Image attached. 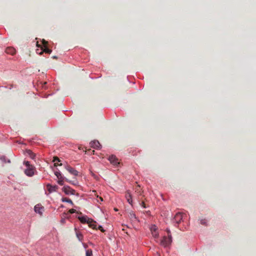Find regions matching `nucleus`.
Wrapping results in <instances>:
<instances>
[{
  "mask_svg": "<svg viewBox=\"0 0 256 256\" xmlns=\"http://www.w3.org/2000/svg\"><path fill=\"white\" fill-rule=\"evenodd\" d=\"M135 191L136 192H137L139 195L141 196L142 195V192H141V190H140V186H136V190H135Z\"/></svg>",
  "mask_w": 256,
  "mask_h": 256,
  "instance_id": "21",
  "label": "nucleus"
},
{
  "mask_svg": "<svg viewBox=\"0 0 256 256\" xmlns=\"http://www.w3.org/2000/svg\"><path fill=\"white\" fill-rule=\"evenodd\" d=\"M92 253L91 250H88L86 251V256H92Z\"/></svg>",
  "mask_w": 256,
  "mask_h": 256,
  "instance_id": "23",
  "label": "nucleus"
},
{
  "mask_svg": "<svg viewBox=\"0 0 256 256\" xmlns=\"http://www.w3.org/2000/svg\"><path fill=\"white\" fill-rule=\"evenodd\" d=\"M62 202H66L70 203L72 205L74 204L72 200L70 199L67 198H62Z\"/></svg>",
  "mask_w": 256,
  "mask_h": 256,
  "instance_id": "20",
  "label": "nucleus"
},
{
  "mask_svg": "<svg viewBox=\"0 0 256 256\" xmlns=\"http://www.w3.org/2000/svg\"><path fill=\"white\" fill-rule=\"evenodd\" d=\"M24 164L26 166L24 172V174L28 176H32L34 175L36 172L35 168L31 164L30 161H24Z\"/></svg>",
  "mask_w": 256,
  "mask_h": 256,
  "instance_id": "1",
  "label": "nucleus"
},
{
  "mask_svg": "<svg viewBox=\"0 0 256 256\" xmlns=\"http://www.w3.org/2000/svg\"><path fill=\"white\" fill-rule=\"evenodd\" d=\"M114 210H115L116 211H117V210H117L116 208H114Z\"/></svg>",
  "mask_w": 256,
  "mask_h": 256,
  "instance_id": "36",
  "label": "nucleus"
},
{
  "mask_svg": "<svg viewBox=\"0 0 256 256\" xmlns=\"http://www.w3.org/2000/svg\"><path fill=\"white\" fill-rule=\"evenodd\" d=\"M128 217L132 222L138 221V218H136L134 213L132 212H130L128 214Z\"/></svg>",
  "mask_w": 256,
  "mask_h": 256,
  "instance_id": "15",
  "label": "nucleus"
},
{
  "mask_svg": "<svg viewBox=\"0 0 256 256\" xmlns=\"http://www.w3.org/2000/svg\"><path fill=\"white\" fill-rule=\"evenodd\" d=\"M166 231L168 234V236L167 237L166 236H164L160 242V245L163 246L164 247L168 246L172 242V237L171 234H170V230L167 229Z\"/></svg>",
  "mask_w": 256,
  "mask_h": 256,
  "instance_id": "2",
  "label": "nucleus"
},
{
  "mask_svg": "<svg viewBox=\"0 0 256 256\" xmlns=\"http://www.w3.org/2000/svg\"><path fill=\"white\" fill-rule=\"evenodd\" d=\"M53 160H60L59 159V158L58 156H54L53 158Z\"/></svg>",
  "mask_w": 256,
  "mask_h": 256,
  "instance_id": "30",
  "label": "nucleus"
},
{
  "mask_svg": "<svg viewBox=\"0 0 256 256\" xmlns=\"http://www.w3.org/2000/svg\"><path fill=\"white\" fill-rule=\"evenodd\" d=\"M127 202L131 205H132V195L130 190H126L125 194Z\"/></svg>",
  "mask_w": 256,
  "mask_h": 256,
  "instance_id": "10",
  "label": "nucleus"
},
{
  "mask_svg": "<svg viewBox=\"0 0 256 256\" xmlns=\"http://www.w3.org/2000/svg\"><path fill=\"white\" fill-rule=\"evenodd\" d=\"M183 218V214L181 212H178L176 214L174 217V220L177 224L180 222Z\"/></svg>",
  "mask_w": 256,
  "mask_h": 256,
  "instance_id": "9",
  "label": "nucleus"
},
{
  "mask_svg": "<svg viewBox=\"0 0 256 256\" xmlns=\"http://www.w3.org/2000/svg\"><path fill=\"white\" fill-rule=\"evenodd\" d=\"M100 200L101 202L103 201V199H102V198H101V197H100Z\"/></svg>",
  "mask_w": 256,
  "mask_h": 256,
  "instance_id": "32",
  "label": "nucleus"
},
{
  "mask_svg": "<svg viewBox=\"0 0 256 256\" xmlns=\"http://www.w3.org/2000/svg\"><path fill=\"white\" fill-rule=\"evenodd\" d=\"M24 155L26 156H28L29 158L31 159H36L38 158L39 160L40 158H38L36 156L35 154H34L32 150H26V151L24 152Z\"/></svg>",
  "mask_w": 256,
  "mask_h": 256,
  "instance_id": "6",
  "label": "nucleus"
},
{
  "mask_svg": "<svg viewBox=\"0 0 256 256\" xmlns=\"http://www.w3.org/2000/svg\"><path fill=\"white\" fill-rule=\"evenodd\" d=\"M108 160H118V159L115 156L111 155V156H109V157L108 158Z\"/></svg>",
  "mask_w": 256,
  "mask_h": 256,
  "instance_id": "22",
  "label": "nucleus"
},
{
  "mask_svg": "<svg viewBox=\"0 0 256 256\" xmlns=\"http://www.w3.org/2000/svg\"><path fill=\"white\" fill-rule=\"evenodd\" d=\"M62 190L67 195H74L76 193V191L74 189L68 186H64Z\"/></svg>",
  "mask_w": 256,
  "mask_h": 256,
  "instance_id": "4",
  "label": "nucleus"
},
{
  "mask_svg": "<svg viewBox=\"0 0 256 256\" xmlns=\"http://www.w3.org/2000/svg\"><path fill=\"white\" fill-rule=\"evenodd\" d=\"M76 212V210L74 209H70L68 211L69 213H70V214H74V213Z\"/></svg>",
  "mask_w": 256,
  "mask_h": 256,
  "instance_id": "28",
  "label": "nucleus"
},
{
  "mask_svg": "<svg viewBox=\"0 0 256 256\" xmlns=\"http://www.w3.org/2000/svg\"><path fill=\"white\" fill-rule=\"evenodd\" d=\"M150 229L152 236L155 239L158 238L159 236V233L158 230V227L156 225L153 224L150 226Z\"/></svg>",
  "mask_w": 256,
  "mask_h": 256,
  "instance_id": "3",
  "label": "nucleus"
},
{
  "mask_svg": "<svg viewBox=\"0 0 256 256\" xmlns=\"http://www.w3.org/2000/svg\"><path fill=\"white\" fill-rule=\"evenodd\" d=\"M44 42V44H47V42H45L44 40H43Z\"/></svg>",
  "mask_w": 256,
  "mask_h": 256,
  "instance_id": "33",
  "label": "nucleus"
},
{
  "mask_svg": "<svg viewBox=\"0 0 256 256\" xmlns=\"http://www.w3.org/2000/svg\"><path fill=\"white\" fill-rule=\"evenodd\" d=\"M200 224L203 225H206V220L205 219L201 220Z\"/></svg>",
  "mask_w": 256,
  "mask_h": 256,
  "instance_id": "25",
  "label": "nucleus"
},
{
  "mask_svg": "<svg viewBox=\"0 0 256 256\" xmlns=\"http://www.w3.org/2000/svg\"><path fill=\"white\" fill-rule=\"evenodd\" d=\"M4 162H6V161H4ZM7 162H9V163L10 162V160H8V161H7Z\"/></svg>",
  "mask_w": 256,
  "mask_h": 256,
  "instance_id": "35",
  "label": "nucleus"
},
{
  "mask_svg": "<svg viewBox=\"0 0 256 256\" xmlns=\"http://www.w3.org/2000/svg\"><path fill=\"white\" fill-rule=\"evenodd\" d=\"M46 188L48 192L50 194L56 192L58 189V186L56 185L52 186L50 184H48L46 185Z\"/></svg>",
  "mask_w": 256,
  "mask_h": 256,
  "instance_id": "8",
  "label": "nucleus"
},
{
  "mask_svg": "<svg viewBox=\"0 0 256 256\" xmlns=\"http://www.w3.org/2000/svg\"><path fill=\"white\" fill-rule=\"evenodd\" d=\"M75 230H76V235L78 238V240L82 242V239H83V235L80 232H76V228H75Z\"/></svg>",
  "mask_w": 256,
  "mask_h": 256,
  "instance_id": "19",
  "label": "nucleus"
},
{
  "mask_svg": "<svg viewBox=\"0 0 256 256\" xmlns=\"http://www.w3.org/2000/svg\"><path fill=\"white\" fill-rule=\"evenodd\" d=\"M34 210L36 213L39 214L40 216H42L44 210V208L41 204H38L34 206Z\"/></svg>",
  "mask_w": 256,
  "mask_h": 256,
  "instance_id": "5",
  "label": "nucleus"
},
{
  "mask_svg": "<svg viewBox=\"0 0 256 256\" xmlns=\"http://www.w3.org/2000/svg\"><path fill=\"white\" fill-rule=\"evenodd\" d=\"M66 168L70 174L74 175L75 176H78V172L72 167L69 166H66Z\"/></svg>",
  "mask_w": 256,
  "mask_h": 256,
  "instance_id": "11",
  "label": "nucleus"
},
{
  "mask_svg": "<svg viewBox=\"0 0 256 256\" xmlns=\"http://www.w3.org/2000/svg\"><path fill=\"white\" fill-rule=\"evenodd\" d=\"M6 52L10 54L11 55H14L16 54V50L12 47H8L5 50Z\"/></svg>",
  "mask_w": 256,
  "mask_h": 256,
  "instance_id": "14",
  "label": "nucleus"
},
{
  "mask_svg": "<svg viewBox=\"0 0 256 256\" xmlns=\"http://www.w3.org/2000/svg\"><path fill=\"white\" fill-rule=\"evenodd\" d=\"M82 148L84 152H85V154H92L94 152V150H92L91 149L86 150V148Z\"/></svg>",
  "mask_w": 256,
  "mask_h": 256,
  "instance_id": "18",
  "label": "nucleus"
},
{
  "mask_svg": "<svg viewBox=\"0 0 256 256\" xmlns=\"http://www.w3.org/2000/svg\"><path fill=\"white\" fill-rule=\"evenodd\" d=\"M110 165L114 168H116L120 166V163L119 161H110Z\"/></svg>",
  "mask_w": 256,
  "mask_h": 256,
  "instance_id": "17",
  "label": "nucleus"
},
{
  "mask_svg": "<svg viewBox=\"0 0 256 256\" xmlns=\"http://www.w3.org/2000/svg\"><path fill=\"white\" fill-rule=\"evenodd\" d=\"M97 228L98 229L100 230L102 232H104L105 231V230L104 229L102 226H98L97 227Z\"/></svg>",
  "mask_w": 256,
  "mask_h": 256,
  "instance_id": "27",
  "label": "nucleus"
},
{
  "mask_svg": "<svg viewBox=\"0 0 256 256\" xmlns=\"http://www.w3.org/2000/svg\"><path fill=\"white\" fill-rule=\"evenodd\" d=\"M78 218L82 223H86L88 224L90 222V220L91 219L88 218L87 216H78Z\"/></svg>",
  "mask_w": 256,
  "mask_h": 256,
  "instance_id": "12",
  "label": "nucleus"
},
{
  "mask_svg": "<svg viewBox=\"0 0 256 256\" xmlns=\"http://www.w3.org/2000/svg\"><path fill=\"white\" fill-rule=\"evenodd\" d=\"M6 158L5 156H2L0 158V160H6Z\"/></svg>",
  "mask_w": 256,
  "mask_h": 256,
  "instance_id": "29",
  "label": "nucleus"
},
{
  "mask_svg": "<svg viewBox=\"0 0 256 256\" xmlns=\"http://www.w3.org/2000/svg\"><path fill=\"white\" fill-rule=\"evenodd\" d=\"M44 52L48 54H50L52 52V50L46 47L44 50Z\"/></svg>",
  "mask_w": 256,
  "mask_h": 256,
  "instance_id": "24",
  "label": "nucleus"
},
{
  "mask_svg": "<svg viewBox=\"0 0 256 256\" xmlns=\"http://www.w3.org/2000/svg\"><path fill=\"white\" fill-rule=\"evenodd\" d=\"M88 226L94 230H97V224L96 222L93 221L92 219H90V222L88 223Z\"/></svg>",
  "mask_w": 256,
  "mask_h": 256,
  "instance_id": "16",
  "label": "nucleus"
},
{
  "mask_svg": "<svg viewBox=\"0 0 256 256\" xmlns=\"http://www.w3.org/2000/svg\"><path fill=\"white\" fill-rule=\"evenodd\" d=\"M53 58H57V57H56V56H53Z\"/></svg>",
  "mask_w": 256,
  "mask_h": 256,
  "instance_id": "34",
  "label": "nucleus"
},
{
  "mask_svg": "<svg viewBox=\"0 0 256 256\" xmlns=\"http://www.w3.org/2000/svg\"><path fill=\"white\" fill-rule=\"evenodd\" d=\"M54 174L58 178V183L60 185L62 186L64 184V178L62 176L60 172L56 171L54 172Z\"/></svg>",
  "mask_w": 256,
  "mask_h": 256,
  "instance_id": "7",
  "label": "nucleus"
},
{
  "mask_svg": "<svg viewBox=\"0 0 256 256\" xmlns=\"http://www.w3.org/2000/svg\"><path fill=\"white\" fill-rule=\"evenodd\" d=\"M60 222L62 223H64L65 222V219L64 218H62L61 220H60Z\"/></svg>",
  "mask_w": 256,
  "mask_h": 256,
  "instance_id": "31",
  "label": "nucleus"
},
{
  "mask_svg": "<svg viewBox=\"0 0 256 256\" xmlns=\"http://www.w3.org/2000/svg\"><path fill=\"white\" fill-rule=\"evenodd\" d=\"M90 145L92 148H98L100 144L98 140H94L90 142Z\"/></svg>",
  "mask_w": 256,
  "mask_h": 256,
  "instance_id": "13",
  "label": "nucleus"
},
{
  "mask_svg": "<svg viewBox=\"0 0 256 256\" xmlns=\"http://www.w3.org/2000/svg\"><path fill=\"white\" fill-rule=\"evenodd\" d=\"M66 182L72 184H74V185H76L78 184V182H72L70 180H68V179H66Z\"/></svg>",
  "mask_w": 256,
  "mask_h": 256,
  "instance_id": "26",
  "label": "nucleus"
}]
</instances>
